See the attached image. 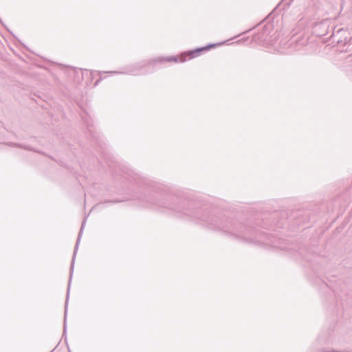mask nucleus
<instances>
[{"label":"nucleus","mask_w":352,"mask_h":352,"mask_svg":"<svg viewBox=\"0 0 352 352\" xmlns=\"http://www.w3.org/2000/svg\"><path fill=\"white\" fill-rule=\"evenodd\" d=\"M214 46V45H208V46H206L204 47L197 48L195 50L184 52L179 57V61H181V62L185 61L186 60L187 57H188L189 59L195 58L199 55L200 52H201L203 51L208 50Z\"/></svg>","instance_id":"obj_1"}]
</instances>
